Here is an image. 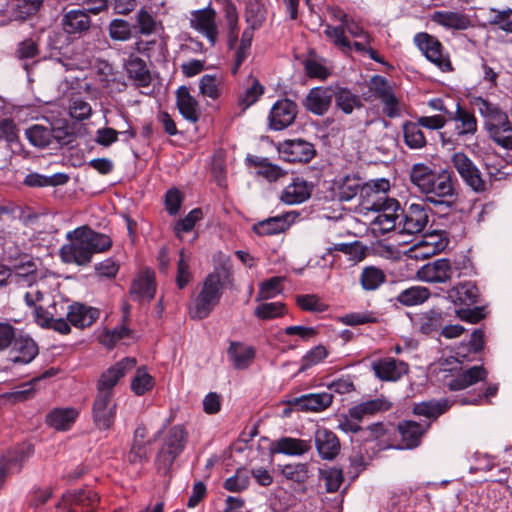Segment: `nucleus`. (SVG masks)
Returning a JSON list of instances; mask_svg holds the SVG:
<instances>
[{
	"label": "nucleus",
	"mask_w": 512,
	"mask_h": 512,
	"mask_svg": "<svg viewBox=\"0 0 512 512\" xmlns=\"http://www.w3.org/2000/svg\"><path fill=\"white\" fill-rule=\"evenodd\" d=\"M154 385V378L147 372L145 366H141L136 369V373L131 380L130 388L135 395L142 396L151 391Z\"/></svg>",
	"instance_id": "52"
},
{
	"label": "nucleus",
	"mask_w": 512,
	"mask_h": 512,
	"mask_svg": "<svg viewBox=\"0 0 512 512\" xmlns=\"http://www.w3.org/2000/svg\"><path fill=\"white\" fill-rule=\"evenodd\" d=\"M414 42L427 60L435 64L441 71L453 70L449 54L445 52L443 44L436 36L427 32H419L414 36Z\"/></svg>",
	"instance_id": "7"
},
{
	"label": "nucleus",
	"mask_w": 512,
	"mask_h": 512,
	"mask_svg": "<svg viewBox=\"0 0 512 512\" xmlns=\"http://www.w3.org/2000/svg\"><path fill=\"white\" fill-rule=\"evenodd\" d=\"M338 12L340 13L338 20L341 22V25H327L324 30V35L332 41L334 46L340 48L343 52H350L351 42L346 37L345 31L350 21H354V19L349 17L348 14L342 12L341 10H338Z\"/></svg>",
	"instance_id": "36"
},
{
	"label": "nucleus",
	"mask_w": 512,
	"mask_h": 512,
	"mask_svg": "<svg viewBox=\"0 0 512 512\" xmlns=\"http://www.w3.org/2000/svg\"><path fill=\"white\" fill-rule=\"evenodd\" d=\"M296 304L302 311L325 312L328 305L320 300L316 294H301L296 296Z\"/></svg>",
	"instance_id": "63"
},
{
	"label": "nucleus",
	"mask_w": 512,
	"mask_h": 512,
	"mask_svg": "<svg viewBox=\"0 0 512 512\" xmlns=\"http://www.w3.org/2000/svg\"><path fill=\"white\" fill-rule=\"evenodd\" d=\"M267 18V8L261 0H249L245 7V21L252 28H261Z\"/></svg>",
	"instance_id": "49"
},
{
	"label": "nucleus",
	"mask_w": 512,
	"mask_h": 512,
	"mask_svg": "<svg viewBox=\"0 0 512 512\" xmlns=\"http://www.w3.org/2000/svg\"><path fill=\"white\" fill-rule=\"evenodd\" d=\"M430 296L431 292L427 287L411 286L402 290L395 299L401 305L411 307L423 304Z\"/></svg>",
	"instance_id": "47"
},
{
	"label": "nucleus",
	"mask_w": 512,
	"mask_h": 512,
	"mask_svg": "<svg viewBox=\"0 0 512 512\" xmlns=\"http://www.w3.org/2000/svg\"><path fill=\"white\" fill-rule=\"evenodd\" d=\"M471 103L477 107L485 120V128L490 138L504 149H512V122L498 104L481 96L474 97Z\"/></svg>",
	"instance_id": "3"
},
{
	"label": "nucleus",
	"mask_w": 512,
	"mask_h": 512,
	"mask_svg": "<svg viewBox=\"0 0 512 512\" xmlns=\"http://www.w3.org/2000/svg\"><path fill=\"white\" fill-rule=\"evenodd\" d=\"M340 201L352 200L362 189L363 182L357 175H345L334 181Z\"/></svg>",
	"instance_id": "43"
},
{
	"label": "nucleus",
	"mask_w": 512,
	"mask_h": 512,
	"mask_svg": "<svg viewBox=\"0 0 512 512\" xmlns=\"http://www.w3.org/2000/svg\"><path fill=\"white\" fill-rule=\"evenodd\" d=\"M458 269H460L458 262H455L454 266H452L449 259L440 258L423 265L418 270L417 276L425 282L445 283L452 278L454 270Z\"/></svg>",
	"instance_id": "15"
},
{
	"label": "nucleus",
	"mask_w": 512,
	"mask_h": 512,
	"mask_svg": "<svg viewBox=\"0 0 512 512\" xmlns=\"http://www.w3.org/2000/svg\"><path fill=\"white\" fill-rule=\"evenodd\" d=\"M78 411L75 408H54L45 417V423L55 430L67 431L75 423Z\"/></svg>",
	"instance_id": "39"
},
{
	"label": "nucleus",
	"mask_w": 512,
	"mask_h": 512,
	"mask_svg": "<svg viewBox=\"0 0 512 512\" xmlns=\"http://www.w3.org/2000/svg\"><path fill=\"white\" fill-rule=\"evenodd\" d=\"M124 68L128 78L133 80L137 88H144L151 85V72L142 58L135 54H130L124 62Z\"/></svg>",
	"instance_id": "30"
},
{
	"label": "nucleus",
	"mask_w": 512,
	"mask_h": 512,
	"mask_svg": "<svg viewBox=\"0 0 512 512\" xmlns=\"http://www.w3.org/2000/svg\"><path fill=\"white\" fill-rule=\"evenodd\" d=\"M62 27L67 34L81 37L90 29L91 17L85 10L72 9L63 15Z\"/></svg>",
	"instance_id": "32"
},
{
	"label": "nucleus",
	"mask_w": 512,
	"mask_h": 512,
	"mask_svg": "<svg viewBox=\"0 0 512 512\" xmlns=\"http://www.w3.org/2000/svg\"><path fill=\"white\" fill-rule=\"evenodd\" d=\"M50 128L42 125H33L26 130V137L31 145L38 148H47L51 146Z\"/></svg>",
	"instance_id": "57"
},
{
	"label": "nucleus",
	"mask_w": 512,
	"mask_h": 512,
	"mask_svg": "<svg viewBox=\"0 0 512 512\" xmlns=\"http://www.w3.org/2000/svg\"><path fill=\"white\" fill-rule=\"evenodd\" d=\"M264 93V85L256 76L250 74L247 77V87L237 96L238 108L242 113L245 112L248 108L257 103Z\"/></svg>",
	"instance_id": "35"
},
{
	"label": "nucleus",
	"mask_w": 512,
	"mask_h": 512,
	"mask_svg": "<svg viewBox=\"0 0 512 512\" xmlns=\"http://www.w3.org/2000/svg\"><path fill=\"white\" fill-rule=\"evenodd\" d=\"M133 331L126 325H120L113 329H106L100 336V343L108 349H113L117 343L131 337Z\"/></svg>",
	"instance_id": "55"
},
{
	"label": "nucleus",
	"mask_w": 512,
	"mask_h": 512,
	"mask_svg": "<svg viewBox=\"0 0 512 512\" xmlns=\"http://www.w3.org/2000/svg\"><path fill=\"white\" fill-rule=\"evenodd\" d=\"M281 475L288 481L294 482L299 486L305 487L307 480L310 477V470L308 463H289L280 466Z\"/></svg>",
	"instance_id": "48"
},
{
	"label": "nucleus",
	"mask_w": 512,
	"mask_h": 512,
	"mask_svg": "<svg viewBox=\"0 0 512 512\" xmlns=\"http://www.w3.org/2000/svg\"><path fill=\"white\" fill-rule=\"evenodd\" d=\"M371 368L374 375L385 382L398 381L409 372V366L406 362L393 357L377 359L371 363Z\"/></svg>",
	"instance_id": "20"
},
{
	"label": "nucleus",
	"mask_w": 512,
	"mask_h": 512,
	"mask_svg": "<svg viewBox=\"0 0 512 512\" xmlns=\"http://www.w3.org/2000/svg\"><path fill=\"white\" fill-rule=\"evenodd\" d=\"M300 216L297 211H288L278 216L258 221L252 226V231L258 236H273L286 232Z\"/></svg>",
	"instance_id": "18"
},
{
	"label": "nucleus",
	"mask_w": 512,
	"mask_h": 512,
	"mask_svg": "<svg viewBox=\"0 0 512 512\" xmlns=\"http://www.w3.org/2000/svg\"><path fill=\"white\" fill-rule=\"evenodd\" d=\"M66 317L72 326L84 329L92 326L98 320L100 310L84 303L73 302L67 306Z\"/></svg>",
	"instance_id": "24"
},
{
	"label": "nucleus",
	"mask_w": 512,
	"mask_h": 512,
	"mask_svg": "<svg viewBox=\"0 0 512 512\" xmlns=\"http://www.w3.org/2000/svg\"><path fill=\"white\" fill-rule=\"evenodd\" d=\"M338 321L347 326L375 324L379 322V316L374 311L351 312L340 316Z\"/></svg>",
	"instance_id": "58"
},
{
	"label": "nucleus",
	"mask_w": 512,
	"mask_h": 512,
	"mask_svg": "<svg viewBox=\"0 0 512 512\" xmlns=\"http://www.w3.org/2000/svg\"><path fill=\"white\" fill-rule=\"evenodd\" d=\"M298 114L295 101L282 98L277 100L270 109L268 126L271 130L281 131L292 125Z\"/></svg>",
	"instance_id": "13"
},
{
	"label": "nucleus",
	"mask_w": 512,
	"mask_h": 512,
	"mask_svg": "<svg viewBox=\"0 0 512 512\" xmlns=\"http://www.w3.org/2000/svg\"><path fill=\"white\" fill-rule=\"evenodd\" d=\"M498 392V384H489L484 390L468 391L465 396L456 400L460 405H480L483 403L490 404V398L496 396Z\"/></svg>",
	"instance_id": "50"
},
{
	"label": "nucleus",
	"mask_w": 512,
	"mask_h": 512,
	"mask_svg": "<svg viewBox=\"0 0 512 512\" xmlns=\"http://www.w3.org/2000/svg\"><path fill=\"white\" fill-rule=\"evenodd\" d=\"M313 186L302 177H294L280 193V201L286 205H296L307 201L312 194Z\"/></svg>",
	"instance_id": "26"
},
{
	"label": "nucleus",
	"mask_w": 512,
	"mask_h": 512,
	"mask_svg": "<svg viewBox=\"0 0 512 512\" xmlns=\"http://www.w3.org/2000/svg\"><path fill=\"white\" fill-rule=\"evenodd\" d=\"M137 362L133 357H125L110 366L99 376L96 394L114 397V388L125 375L135 368Z\"/></svg>",
	"instance_id": "10"
},
{
	"label": "nucleus",
	"mask_w": 512,
	"mask_h": 512,
	"mask_svg": "<svg viewBox=\"0 0 512 512\" xmlns=\"http://www.w3.org/2000/svg\"><path fill=\"white\" fill-rule=\"evenodd\" d=\"M246 163L249 166L257 168L256 175L264 178L268 182H276L286 175V171H284L280 166L271 163L269 159L265 157L248 155L246 157Z\"/></svg>",
	"instance_id": "38"
},
{
	"label": "nucleus",
	"mask_w": 512,
	"mask_h": 512,
	"mask_svg": "<svg viewBox=\"0 0 512 512\" xmlns=\"http://www.w3.org/2000/svg\"><path fill=\"white\" fill-rule=\"evenodd\" d=\"M333 100L331 87H314L304 100L305 108L314 115L322 116L330 108Z\"/></svg>",
	"instance_id": "29"
},
{
	"label": "nucleus",
	"mask_w": 512,
	"mask_h": 512,
	"mask_svg": "<svg viewBox=\"0 0 512 512\" xmlns=\"http://www.w3.org/2000/svg\"><path fill=\"white\" fill-rule=\"evenodd\" d=\"M451 163L463 182L476 193L488 190V184L474 162L464 153L456 152L452 155Z\"/></svg>",
	"instance_id": "9"
},
{
	"label": "nucleus",
	"mask_w": 512,
	"mask_h": 512,
	"mask_svg": "<svg viewBox=\"0 0 512 512\" xmlns=\"http://www.w3.org/2000/svg\"><path fill=\"white\" fill-rule=\"evenodd\" d=\"M287 314V306L283 302H265L256 306L254 315L263 321L282 318Z\"/></svg>",
	"instance_id": "51"
},
{
	"label": "nucleus",
	"mask_w": 512,
	"mask_h": 512,
	"mask_svg": "<svg viewBox=\"0 0 512 512\" xmlns=\"http://www.w3.org/2000/svg\"><path fill=\"white\" fill-rule=\"evenodd\" d=\"M227 354L238 370L246 369L255 358V349L252 346L244 347L241 343L231 342Z\"/></svg>",
	"instance_id": "44"
},
{
	"label": "nucleus",
	"mask_w": 512,
	"mask_h": 512,
	"mask_svg": "<svg viewBox=\"0 0 512 512\" xmlns=\"http://www.w3.org/2000/svg\"><path fill=\"white\" fill-rule=\"evenodd\" d=\"M328 355L329 351L324 345L318 344L312 347L302 356L300 360L299 371L304 372L311 367L323 362L328 357Z\"/></svg>",
	"instance_id": "56"
},
{
	"label": "nucleus",
	"mask_w": 512,
	"mask_h": 512,
	"mask_svg": "<svg viewBox=\"0 0 512 512\" xmlns=\"http://www.w3.org/2000/svg\"><path fill=\"white\" fill-rule=\"evenodd\" d=\"M319 477L324 480L326 491L328 493L337 492L344 482L342 469L336 467L319 469Z\"/></svg>",
	"instance_id": "59"
},
{
	"label": "nucleus",
	"mask_w": 512,
	"mask_h": 512,
	"mask_svg": "<svg viewBox=\"0 0 512 512\" xmlns=\"http://www.w3.org/2000/svg\"><path fill=\"white\" fill-rule=\"evenodd\" d=\"M409 178L424 196V200L434 205L439 213L447 215L456 209L459 192L457 179L452 171H437L425 163H416L410 169Z\"/></svg>",
	"instance_id": "1"
},
{
	"label": "nucleus",
	"mask_w": 512,
	"mask_h": 512,
	"mask_svg": "<svg viewBox=\"0 0 512 512\" xmlns=\"http://www.w3.org/2000/svg\"><path fill=\"white\" fill-rule=\"evenodd\" d=\"M189 432L185 425L171 426L161 440V444L154 458V465L158 473L168 475L175 461L186 449Z\"/></svg>",
	"instance_id": "4"
},
{
	"label": "nucleus",
	"mask_w": 512,
	"mask_h": 512,
	"mask_svg": "<svg viewBox=\"0 0 512 512\" xmlns=\"http://www.w3.org/2000/svg\"><path fill=\"white\" fill-rule=\"evenodd\" d=\"M10 351V360L15 364H29L39 353L38 345L28 335L16 336Z\"/></svg>",
	"instance_id": "27"
},
{
	"label": "nucleus",
	"mask_w": 512,
	"mask_h": 512,
	"mask_svg": "<svg viewBox=\"0 0 512 512\" xmlns=\"http://www.w3.org/2000/svg\"><path fill=\"white\" fill-rule=\"evenodd\" d=\"M450 119L456 122L455 133L458 137L474 135L477 132L478 122L476 116L460 104H457V109L454 114L450 115Z\"/></svg>",
	"instance_id": "40"
},
{
	"label": "nucleus",
	"mask_w": 512,
	"mask_h": 512,
	"mask_svg": "<svg viewBox=\"0 0 512 512\" xmlns=\"http://www.w3.org/2000/svg\"><path fill=\"white\" fill-rule=\"evenodd\" d=\"M448 295L455 305L466 307L477 304L480 297L477 285L471 281L458 283L449 291Z\"/></svg>",
	"instance_id": "37"
},
{
	"label": "nucleus",
	"mask_w": 512,
	"mask_h": 512,
	"mask_svg": "<svg viewBox=\"0 0 512 512\" xmlns=\"http://www.w3.org/2000/svg\"><path fill=\"white\" fill-rule=\"evenodd\" d=\"M333 395L328 392L303 394L287 400L289 406L299 411L321 412L331 406Z\"/></svg>",
	"instance_id": "23"
},
{
	"label": "nucleus",
	"mask_w": 512,
	"mask_h": 512,
	"mask_svg": "<svg viewBox=\"0 0 512 512\" xmlns=\"http://www.w3.org/2000/svg\"><path fill=\"white\" fill-rule=\"evenodd\" d=\"M133 26L126 20L115 18L108 26V33L112 40L127 41L132 37Z\"/></svg>",
	"instance_id": "61"
},
{
	"label": "nucleus",
	"mask_w": 512,
	"mask_h": 512,
	"mask_svg": "<svg viewBox=\"0 0 512 512\" xmlns=\"http://www.w3.org/2000/svg\"><path fill=\"white\" fill-rule=\"evenodd\" d=\"M312 448L311 440H304L292 437H282L276 442L274 451L277 453L301 456L309 452Z\"/></svg>",
	"instance_id": "42"
},
{
	"label": "nucleus",
	"mask_w": 512,
	"mask_h": 512,
	"mask_svg": "<svg viewBox=\"0 0 512 512\" xmlns=\"http://www.w3.org/2000/svg\"><path fill=\"white\" fill-rule=\"evenodd\" d=\"M175 95L176 107L181 116L191 123H197L201 116V110L197 99L191 95L189 87L180 86Z\"/></svg>",
	"instance_id": "28"
},
{
	"label": "nucleus",
	"mask_w": 512,
	"mask_h": 512,
	"mask_svg": "<svg viewBox=\"0 0 512 512\" xmlns=\"http://www.w3.org/2000/svg\"><path fill=\"white\" fill-rule=\"evenodd\" d=\"M191 15L190 26L204 35L211 46H214L218 39L215 9L209 4L203 9L192 11Z\"/></svg>",
	"instance_id": "19"
},
{
	"label": "nucleus",
	"mask_w": 512,
	"mask_h": 512,
	"mask_svg": "<svg viewBox=\"0 0 512 512\" xmlns=\"http://www.w3.org/2000/svg\"><path fill=\"white\" fill-rule=\"evenodd\" d=\"M417 121L406 120L402 124L404 143L410 149L418 150L427 145L426 137Z\"/></svg>",
	"instance_id": "45"
},
{
	"label": "nucleus",
	"mask_w": 512,
	"mask_h": 512,
	"mask_svg": "<svg viewBox=\"0 0 512 512\" xmlns=\"http://www.w3.org/2000/svg\"><path fill=\"white\" fill-rule=\"evenodd\" d=\"M445 314L446 312L440 308H431L417 313L414 318H411L412 326L420 335L438 338Z\"/></svg>",
	"instance_id": "17"
},
{
	"label": "nucleus",
	"mask_w": 512,
	"mask_h": 512,
	"mask_svg": "<svg viewBox=\"0 0 512 512\" xmlns=\"http://www.w3.org/2000/svg\"><path fill=\"white\" fill-rule=\"evenodd\" d=\"M83 226L93 255L95 253L106 252L112 247L113 241L110 236L97 232L88 225Z\"/></svg>",
	"instance_id": "54"
},
{
	"label": "nucleus",
	"mask_w": 512,
	"mask_h": 512,
	"mask_svg": "<svg viewBox=\"0 0 512 512\" xmlns=\"http://www.w3.org/2000/svg\"><path fill=\"white\" fill-rule=\"evenodd\" d=\"M431 21L450 30H466L472 26L469 15L457 11H435Z\"/></svg>",
	"instance_id": "34"
},
{
	"label": "nucleus",
	"mask_w": 512,
	"mask_h": 512,
	"mask_svg": "<svg viewBox=\"0 0 512 512\" xmlns=\"http://www.w3.org/2000/svg\"><path fill=\"white\" fill-rule=\"evenodd\" d=\"M431 428V422H417L415 420H401L397 424L399 441L396 445H390L399 450H413L418 448L423 438Z\"/></svg>",
	"instance_id": "8"
},
{
	"label": "nucleus",
	"mask_w": 512,
	"mask_h": 512,
	"mask_svg": "<svg viewBox=\"0 0 512 512\" xmlns=\"http://www.w3.org/2000/svg\"><path fill=\"white\" fill-rule=\"evenodd\" d=\"M117 403L114 397L96 394L92 404V419L97 429L110 430L115 423Z\"/></svg>",
	"instance_id": "12"
},
{
	"label": "nucleus",
	"mask_w": 512,
	"mask_h": 512,
	"mask_svg": "<svg viewBox=\"0 0 512 512\" xmlns=\"http://www.w3.org/2000/svg\"><path fill=\"white\" fill-rule=\"evenodd\" d=\"M100 497L91 488H82L64 493L55 505L57 512H95Z\"/></svg>",
	"instance_id": "6"
},
{
	"label": "nucleus",
	"mask_w": 512,
	"mask_h": 512,
	"mask_svg": "<svg viewBox=\"0 0 512 512\" xmlns=\"http://www.w3.org/2000/svg\"><path fill=\"white\" fill-rule=\"evenodd\" d=\"M66 238L69 240V243L64 244L59 250L61 260L66 264L88 265L92 260L93 254L89 247L84 226L77 227L73 231L68 232Z\"/></svg>",
	"instance_id": "5"
},
{
	"label": "nucleus",
	"mask_w": 512,
	"mask_h": 512,
	"mask_svg": "<svg viewBox=\"0 0 512 512\" xmlns=\"http://www.w3.org/2000/svg\"><path fill=\"white\" fill-rule=\"evenodd\" d=\"M284 281L285 278L281 276H273L262 281L259 285L256 301L272 299L281 294Z\"/></svg>",
	"instance_id": "53"
},
{
	"label": "nucleus",
	"mask_w": 512,
	"mask_h": 512,
	"mask_svg": "<svg viewBox=\"0 0 512 512\" xmlns=\"http://www.w3.org/2000/svg\"><path fill=\"white\" fill-rule=\"evenodd\" d=\"M43 0H14L13 14L15 19L26 20L35 15L42 6Z\"/></svg>",
	"instance_id": "62"
},
{
	"label": "nucleus",
	"mask_w": 512,
	"mask_h": 512,
	"mask_svg": "<svg viewBox=\"0 0 512 512\" xmlns=\"http://www.w3.org/2000/svg\"><path fill=\"white\" fill-rule=\"evenodd\" d=\"M371 210L380 212L373 223L382 233H388L399 227L401 206L396 199L385 198L381 203H373Z\"/></svg>",
	"instance_id": "14"
},
{
	"label": "nucleus",
	"mask_w": 512,
	"mask_h": 512,
	"mask_svg": "<svg viewBox=\"0 0 512 512\" xmlns=\"http://www.w3.org/2000/svg\"><path fill=\"white\" fill-rule=\"evenodd\" d=\"M454 403H457L456 400L450 401L447 398L422 401L413 405L412 412L414 415L427 418V422L432 423L433 421H436L441 415L445 414L453 406Z\"/></svg>",
	"instance_id": "33"
},
{
	"label": "nucleus",
	"mask_w": 512,
	"mask_h": 512,
	"mask_svg": "<svg viewBox=\"0 0 512 512\" xmlns=\"http://www.w3.org/2000/svg\"><path fill=\"white\" fill-rule=\"evenodd\" d=\"M314 444L318 456L322 460L332 461L341 451L338 436L326 427H318L314 433Z\"/></svg>",
	"instance_id": "21"
},
{
	"label": "nucleus",
	"mask_w": 512,
	"mask_h": 512,
	"mask_svg": "<svg viewBox=\"0 0 512 512\" xmlns=\"http://www.w3.org/2000/svg\"><path fill=\"white\" fill-rule=\"evenodd\" d=\"M385 272L376 266H365L360 275L359 283L364 291H375L386 282Z\"/></svg>",
	"instance_id": "46"
},
{
	"label": "nucleus",
	"mask_w": 512,
	"mask_h": 512,
	"mask_svg": "<svg viewBox=\"0 0 512 512\" xmlns=\"http://www.w3.org/2000/svg\"><path fill=\"white\" fill-rule=\"evenodd\" d=\"M488 371L482 365L462 370L445 383L450 391H461L479 382H485Z\"/></svg>",
	"instance_id": "25"
},
{
	"label": "nucleus",
	"mask_w": 512,
	"mask_h": 512,
	"mask_svg": "<svg viewBox=\"0 0 512 512\" xmlns=\"http://www.w3.org/2000/svg\"><path fill=\"white\" fill-rule=\"evenodd\" d=\"M156 275L151 269H144L138 273L130 286V295L139 302H150L156 294Z\"/></svg>",
	"instance_id": "22"
},
{
	"label": "nucleus",
	"mask_w": 512,
	"mask_h": 512,
	"mask_svg": "<svg viewBox=\"0 0 512 512\" xmlns=\"http://www.w3.org/2000/svg\"><path fill=\"white\" fill-rule=\"evenodd\" d=\"M391 407L392 403L384 397L374 398L360 402L349 408L348 417L357 422H361L366 417L389 411Z\"/></svg>",
	"instance_id": "31"
},
{
	"label": "nucleus",
	"mask_w": 512,
	"mask_h": 512,
	"mask_svg": "<svg viewBox=\"0 0 512 512\" xmlns=\"http://www.w3.org/2000/svg\"><path fill=\"white\" fill-rule=\"evenodd\" d=\"M203 218V211L201 208L192 209L184 218L179 219L173 228L174 234L177 238H181L182 233L191 232L195 224Z\"/></svg>",
	"instance_id": "60"
},
{
	"label": "nucleus",
	"mask_w": 512,
	"mask_h": 512,
	"mask_svg": "<svg viewBox=\"0 0 512 512\" xmlns=\"http://www.w3.org/2000/svg\"><path fill=\"white\" fill-rule=\"evenodd\" d=\"M233 283V265L229 257H226L205 276L199 292L191 295L187 306L190 319L200 321L208 318L219 305L224 289L231 287Z\"/></svg>",
	"instance_id": "2"
},
{
	"label": "nucleus",
	"mask_w": 512,
	"mask_h": 512,
	"mask_svg": "<svg viewBox=\"0 0 512 512\" xmlns=\"http://www.w3.org/2000/svg\"><path fill=\"white\" fill-rule=\"evenodd\" d=\"M283 160L289 163H309L316 155L314 145L303 139H288L279 144Z\"/></svg>",
	"instance_id": "16"
},
{
	"label": "nucleus",
	"mask_w": 512,
	"mask_h": 512,
	"mask_svg": "<svg viewBox=\"0 0 512 512\" xmlns=\"http://www.w3.org/2000/svg\"><path fill=\"white\" fill-rule=\"evenodd\" d=\"M250 478L245 469H237L235 474L227 478L223 488L229 492L240 493L249 486Z\"/></svg>",
	"instance_id": "64"
},
{
	"label": "nucleus",
	"mask_w": 512,
	"mask_h": 512,
	"mask_svg": "<svg viewBox=\"0 0 512 512\" xmlns=\"http://www.w3.org/2000/svg\"><path fill=\"white\" fill-rule=\"evenodd\" d=\"M429 222V208L424 204H411L406 210L401 208L399 232L409 235L424 231Z\"/></svg>",
	"instance_id": "11"
},
{
	"label": "nucleus",
	"mask_w": 512,
	"mask_h": 512,
	"mask_svg": "<svg viewBox=\"0 0 512 512\" xmlns=\"http://www.w3.org/2000/svg\"><path fill=\"white\" fill-rule=\"evenodd\" d=\"M333 99L336 109L346 115L351 114L354 109H360L363 107L360 96L353 93L346 87H338L336 90H333Z\"/></svg>",
	"instance_id": "41"
}]
</instances>
